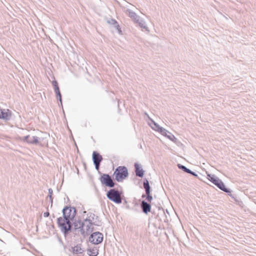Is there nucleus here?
<instances>
[{
  "mask_svg": "<svg viewBox=\"0 0 256 256\" xmlns=\"http://www.w3.org/2000/svg\"><path fill=\"white\" fill-rule=\"evenodd\" d=\"M98 254V250L96 248H92L88 250V254L90 256H96Z\"/></svg>",
  "mask_w": 256,
  "mask_h": 256,
  "instance_id": "14",
  "label": "nucleus"
},
{
  "mask_svg": "<svg viewBox=\"0 0 256 256\" xmlns=\"http://www.w3.org/2000/svg\"><path fill=\"white\" fill-rule=\"evenodd\" d=\"M182 168H184V169L185 170H186V172H189V173H190V170L187 169V168H185L184 166H183Z\"/></svg>",
  "mask_w": 256,
  "mask_h": 256,
  "instance_id": "22",
  "label": "nucleus"
},
{
  "mask_svg": "<svg viewBox=\"0 0 256 256\" xmlns=\"http://www.w3.org/2000/svg\"><path fill=\"white\" fill-rule=\"evenodd\" d=\"M208 178L215 185L217 182H219L220 180V179L216 176L211 174H208Z\"/></svg>",
  "mask_w": 256,
  "mask_h": 256,
  "instance_id": "13",
  "label": "nucleus"
},
{
  "mask_svg": "<svg viewBox=\"0 0 256 256\" xmlns=\"http://www.w3.org/2000/svg\"><path fill=\"white\" fill-rule=\"evenodd\" d=\"M114 175L117 181L122 182L128 176V170L126 167L118 166L114 171Z\"/></svg>",
  "mask_w": 256,
  "mask_h": 256,
  "instance_id": "1",
  "label": "nucleus"
},
{
  "mask_svg": "<svg viewBox=\"0 0 256 256\" xmlns=\"http://www.w3.org/2000/svg\"><path fill=\"white\" fill-rule=\"evenodd\" d=\"M44 217H48L49 216V212H44Z\"/></svg>",
  "mask_w": 256,
  "mask_h": 256,
  "instance_id": "23",
  "label": "nucleus"
},
{
  "mask_svg": "<svg viewBox=\"0 0 256 256\" xmlns=\"http://www.w3.org/2000/svg\"><path fill=\"white\" fill-rule=\"evenodd\" d=\"M10 114L8 110H0V118L8 119L10 117Z\"/></svg>",
  "mask_w": 256,
  "mask_h": 256,
  "instance_id": "9",
  "label": "nucleus"
},
{
  "mask_svg": "<svg viewBox=\"0 0 256 256\" xmlns=\"http://www.w3.org/2000/svg\"><path fill=\"white\" fill-rule=\"evenodd\" d=\"M28 142L30 143H37L38 142V140L36 138L33 137V140H28Z\"/></svg>",
  "mask_w": 256,
  "mask_h": 256,
  "instance_id": "20",
  "label": "nucleus"
},
{
  "mask_svg": "<svg viewBox=\"0 0 256 256\" xmlns=\"http://www.w3.org/2000/svg\"><path fill=\"white\" fill-rule=\"evenodd\" d=\"M108 198L111 200L116 204H120L122 202V198L119 192L114 190H110L107 194Z\"/></svg>",
  "mask_w": 256,
  "mask_h": 256,
  "instance_id": "4",
  "label": "nucleus"
},
{
  "mask_svg": "<svg viewBox=\"0 0 256 256\" xmlns=\"http://www.w3.org/2000/svg\"><path fill=\"white\" fill-rule=\"evenodd\" d=\"M216 186L221 190H222L225 192H229V190L226 187L224 182L220 180H219V182H217L216 184Z\"/></svg>",
  "mask_w": 256,
  "mask_h": 256,
  "instance_id": "11",
  "label": "nucleus"
},
{
  "mask_svg": "<svg viewBox=\"0 0 256 256\" xmlns=\"http://www.w3.org/2000/svg\"><path fill=\"white\" fill-rule=\"evenodd\" d=\"M146 200H148V202H151L152 199V196H150V193H146Z\"/></svg>",
  "mask_w": 256,
  "mask_h": 256,
  "instance_id": "19",
  "label": "nucleus"
},
{
  "mask_svg": "<svg viewBox=\"0 0 256 256\" xmlns=\"http://www.w3.org/2000/svg\"><path fill=\"white\" fill-rule=\"evenodd\" d=\"M54 91H55V92H56L57 96L59 97L60 100L61 101V100H62L61 94H60V90L59 88L58 87L56 88H54Z\"/></svg>",
  "mask_w": 256,
  "mask_h": 256,
  "instance_id": "18",
  "label": "nucleus"
},
{
  "mask_svg": "<svg viewBox=\"0 0 256 256\" xmlns=\"http://www.w3.org/2000/svg\"><path fill=\"white\" fill-rule=\"evenodd\" d=\"M101 182L106 186L112 188L114 186V183L110 176L108 174H104L100 178Z\"/></svg>",
  "mask_w": 256,
  "mask_h": 256,
  "instance_id": "7",
  "label": "nucleus"
},
{
  "mask_svg": "<svg viewBox=\"0 0 256 256\" xmlns=\"http://www.w3.org/2000/svg\"><path fill=\"white\" fill-rule=\"evenodd\" d=\"M78 224H76V226L81 228L84 232H90L92 231L94 227L92 223L88 220H85L83 222H78Z\"/></svg>",
  "mask_w": 256,
  "mask_h": 256,
  "instance_id": "2",
  "label": "nucleus"
},
{
  "mask_svg": "<svg viewBox=\"0 0 256 256\" xmlns=\"http://www.w3.org/2000/svg\"><path fill=\"white\" fill-rule=\"evenodd\" d=\"M52 84L54 86V88H55L56 87H58V82L56 81H54L52 82Z\"/></svg>",
  "mask_w": 256,
  "mask_h": 256,
  "instance_id": "21",
  "label": "nucleus"
},
{
  "mask_svg": "<svg viewBox=\"0 0 256 256\" xmlns=\"http://www.w3.org/2000/svg\"><path fill=\"white\" fill-rule=\"evenodd\" d=\"M83 250L82 249L80 246H76L72 248V252L74 254H82L83 252Z\"/></svg>",
  "mask_w": 256,
  "mask_h": 256,
  "instance_id": "15",
  "label": "nucleus"
},
{
  "mask_svg": "<svg viewBox=\"0 0 256 256\" xmlns=\"http://www.w3.org/2000/svg\"><path fill=\"white\" fill-rule=\"evenodd\" d=\"M89 240L94 244H100L103 240V235L99 232H94L91 234Z\"/></svg>",
  "mask_w": 256,
  "mask_h": 256,
  "instance_id": "5",
  "label": "nucleus"
},
{
  "mask_svg": "<svg viewBox=\"0 0 256 256\" xmlns=\"http://www.w3.org/2000/svg\"><path fill=\"white\" fill-rule=\"evenodd\" d=\"M63 214L64 218L72 220L75 216L76 211L70 207H66L63 210Z\"/></svg>",
  "mask_w": 256,
  "mask_h": 256,
  "instance_id": "6",
  "label": "nucleus"
},
{
  "mask_svg": "<svg viewBox=\"0 0 256 256\" xmlns=\"http://www.w3.org/2000/svg\"><path fill=\"white\" fill-rule=\"evenodd\" d=\"M29 137H30L29 136H27L26 138V139H28Z\"/></svg>",
  "mask_w": 256,
  "mask_h": 256,
  "instance_id": "24",
  "label": "nucleus"
},
{
  "mask_svg": "<svg viewBox=\"0 0 256 256\" xmlns=\"http://www.w3.org/2000/svg\"><path fill=\"white\" fill-rule=\"evenodd\" d=\"M92 159L96 166V168L98 170L100 162L102 160V156L97 152H94L92 153Z\"/></svg>",
  "mask_w": 256,
  "mask_h": 256,
  "instance_id": "8",
  "label": "nucleus"
},
{
  "mask_svg": "<svg viewBox=\"0 0 256 256\" xmlns=\"http://www.w3.org/2000/svg\"><path fill=\"white\" fill-rule=\"evenodd\" d=\"M134 166H135V168H136V175L137 176H140V177H142L143 176H144V171L142 170V169L139 164H134Z\"/></svg>",
  "mask_w": 256,
  "mask_h": 256,
  "instance_id": "10",
  "label": "nucleus"
},
{
  "mask_svg": "<svg viewBox=\"0 0 256 256\" xmlns=\"http://www.w3.org/2000/svg\"><path fill=\"white\" fill-rule=\"evenodd\" d=\"M144 187L146 190V193H150V186L149 185L148 182L146 180V182L144 183Z\"/></svg>",
  "mask_w": 256,
  "mask_h": 256,
  "instance_id": "16",
  "label": "nucleus"
},
{
  "mask_svg": "<svg viewBox=\"0 0 256 256\" xmlns=\"http://www.w3.org/2000/svg\"><path fill=\"white\" fill-rule=\"evenodd\" d=\"M154 126H156V130L160 132L162 134H164L166 133V130L162 128H160L158 126H157L156 124H154Z\"/></svg>",
  "mask_w": 256,
  "mask_h": 256,
  "instance_id": "17",
  "label": "nucleus"
},
{
  "mask_svg": "<svg viewBox=\"0 0 256 256\" xmlns=\"http://www.w3.org/2000/svg\"><path fill=\"white\" fill-rule=\"evenodd\" d=\"M142 206L144 212L147 214L150 211V206L147 202L143 201L142 203Z\"/></svg>",
  "mask_w": 256,
  "mask_h": 256,
  "instance_id": "12",
  "label": "nucleus"
},
{
  "mask_svg": "<svg viewBox=\"0 0 256 256\" xmlns=\"http://www.w3.org/2000/svg\"><path fill=\"white\" fill-rule=\"evenodd\" d=\"M70 220L65 218H59L58 220V224L62 231L66 232L70 229Z\"/></svg>",
  "mask_w": 256,
  "mask_h": 256,
  "instance_id": "3",
  "label": "nucleus"
}]
</instances>
